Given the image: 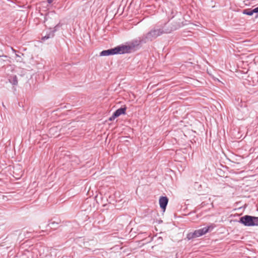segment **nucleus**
Instances as JSON below:
<instances>
[{
    "label": "nucleus",
    "instance_id": "f257e3e1",
    "mask_svg": "<svg viewBox=\"0 0 258 258\" xmlns=\"http://www.w3.org/2000/svg\"><path fill=\"white\" fill-rule=\"evenodd\" d=\"M132 47L128 45L118 46L112 49L105 50L101 51L100 56H108L116 54H123L131 52Z\"/></svg>",
    "mask_w": 258,
    "mask_h": 258
},
{
    "label": "nucleus",
    "instance_id": "f03ea898",
    "mask_svg": "<svg viewBox=\"0 0 258 258\" xmlns=\"http://www.w3.org/2000/svg\"><path fill=\"white\" fill-rule=\"evenodd\" d=\"M214 228V226L213 225H211L208 227L196 230L193 232L189 233L187 235V238L188 239H191L201 236L208 233L209 231L213 230Z\"/></svg>",
    "mask_w": 258,
    "mask_h": 258
},
{
    "label": "nucleus",
    "instance_id": "7ed1b4c3",
    "mask_svg": "<svg viewBox=\"0 0 258 258\" xmlns=\"http://www.w3.org/2000/svg\"><path fill=\"white\" fill-rule=\"evenodd\" d=\"M240 222L246 226H258V217L246 215L240 219Z\"/></svg>",
    "mask_w": 258,
    "mask_h": 258
},
{
    "label": "nucleus",
    "instance_id": "20e7f679",
    "mask_svg": "<svg viewBox=\"0 0 258 258\" xmlns=\"http://www.w3.org/2000/svg\"><path fill=\"white\" fill-rule=\"evenodd\" d=\"M162 33V32L160 29L152 30L147 34L146 38L152 40L161 35Z\"/></svg>",
    "mask_w": 258,
    "mask_h": 258
},
{
    "label": "nucleus",
    "instance_id": "39448f33",
    "mask_svg": "<svg viewBox=\"0 0 258 258\" xmlns=\"http://www.w3.org/2000/svg\"><path fill=\"white\" fill-rule=\"evenodd\" d=\"M126 110V107L125 106H124L123 108L118 109L115 111L111 117H109V120H113L115 118L118 117L120 115L125 114Z\"/></svg>",
    "mask_w": 258,
    "mask_h": 258
},
{
    "label": "nucleus",
    "instance_id": "423d86ee",
    "mask_svg": "<svg viewBox=\"0 0 258 258\" xmlns=\"http://www.w3.org/2000/svg\"><path fill=\"white\" fill-rule=\"evenodd\" d=\"M168 202V199L166 197H161L159 199V205L160 208L164 212L166 209V206Z\"/></svg>",
    "mask_w": 258,
    "mask_h": 258
},
{
    "label": "nucleus",
    "instance_id": "0eeeda50",
    "mask_svg": "<svg viewBox=\"0 0 258 258\" xmlns=\"http://www.w3.org/2000/svg\"><path fill=\"white\" fill-rule=\"evenodd\" d=\"M254 13H258V7L253 10L246 9L243 11V14L249 16H251Z\"/></svg>",
    "mask_w": 258,
    "mask_h": 258
},
{
    "label": "nucleus",
    "instance_id": "6e6552de",
    "mask_svg": "<svg viewBox=\"0 0 258 258\" xmlns=\"http://www.w3.org/2000/svg\"><path fill=\"white\" fill-rule=\"evenodd\" d=\"M57 130V128L56 127H52L49 130V133L51 135L55 136V135L54 134V132H56Z\"/></svg>",
    "mask_w": 258,
    "mask_h": 258
},
{
    "label": "nucleus",
    "instance_id": "1a4fd4ad",
    "mask_svg": "<svg viewBox=\"0 0 258 258\" xmlns=\"http://www.w3.org/2000/svg\"><path fill=\"white\" fill-rule=\"evenodd\" d=\"M47 2L49 3V4H50L52 2V0H47Z\"/></svg>",
    "mask_w": 258,
    "mask_h": 258
}]
</instances>
